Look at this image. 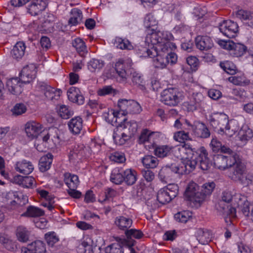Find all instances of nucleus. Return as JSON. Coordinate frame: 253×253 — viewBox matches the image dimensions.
I'll return each mask as SVG.
<instances>
[{"label": "nucleus", "mask_w": 253, "mask_h": 253, "mask_svg": "<svg viewBox=\"0 0 253 253\" xmlns=\"http://www.w3.org/2000/svg\"><path fill=\"white\" fill-rule=\"evenodd\" d=\"M173 38L172 35L168 31H157L154 28L148 29L145 38V42L148 46H152L149 48L156 51H169L172 48L176 47L175 43L170 41Z\"/></svg>", "instance_id": "nucleus-1"}, {"label": "nucleus", "mask_w": 253, "mask_h": 253, "mask_svg": "<svg viewBox=\"0 0 253 253\" xmlns=\"http://www.w3.org/2000/svg\"><path fill=\"white\" fill-rule=\"evenodd\" d=\"M137 130V124L134 121H126L125 124L120 122L119 126L114 129L113 139L117 144L123 145L134 135Z\"/></svg>", "instance_id": "nucleus-2"}, {"label": "nucleus", "mask_w": 253, "mask_h": 253, "mask_svg": "<svg viewBox=\"0 0 253 253\" xmlns=\"http://www.w3.org/2000/svg\"><path fill=\"white\" fill-rule=\"evenodd\" d=\"M246 166L242 162L236 165V169L230 176L235 181H239L242 184L248 186L253 184V172L246 173Z\"/></svg>", "instance_id": "nucleus-3"}, {"label": "nucleus", "mask_w": 253, "mask_h": 253, "mask_svg": "<svg viewBox=\"0 0 253 253\" xmlns=\"http://www.w3.org/2000/svg\"><path fill=\"white\" fill-rule=\"evenodd\" d=\"M143 51L144 53H142V56L143 57L150 58L156 57L153 60L154 66L156 68L163 69L169 63L168 57L167 58L165 54L168 51H156V50H151L147 48H143Z\"/></svg>", "instance_id": "nucleus-4"}, {"label": "nucleus", "mask_w": 253, "mask_h": 253, "mask_svg": "<svg viewBox=\"0 0 253 253\" xmlns=\"http://www.w3.org/2000/svg\"><path fill=\"white\" fill-rule=\"evenodd\" d=\"M183 98L182 94L177 88H169L161 93V100L167 105L175 106L180 103Z\"/></svg>", "instance_id": "nucleus-5"}, {"label": "nucleus", "mask_w": 253, "mask_h": 253, "mask_svg": "<svg viewBox=\"0 0 253 253\" xmlns=\"http://www.w3.org/2000/svg\"><path fill=\"white\" fill-rule=\"evenodd\" d=\"M178 192V186L175 184H169L161 188L158 192L157 200L160 203L166 204L175 198Z\"/></svg>", "instance_id": "nucleus-6"}, {"label": "nucleus", "mask_w": 253, "mask_h": 253, "mask_svg": "<svg viewBox=\"0 0 253 253\" xmlns=\"http://www.w3.org/2000/svg\"><path fill=\"white\" fill-rule=\"evenodd\" d=\"M210 123L214 129H217L221 132L224 129L229 130V121L227 115L224 113H216L211 116Z\"/></svg>", "instance_id": "nucleus-7"}, {"label": "nucleus", "mask_w": 253, "mask_h": 253, "mask_svg": "<svg viewBox=\"0 0 253 253\" xmlns=\"http://www.w3.org/2000/svg\"><path fill=\"white\" fill-rule=\"evenodd\" d=\"M185 196L187 200L194 203H200L204 200V194L199 191V186L194 182H191L188 185Z\"/></svg>", "instance_id": "nucleus-8"}, {"label": "nucleus", "mask_w": 253, "mask_h": 253, "mask_svg": "<svg viewBox=\"0 0 253 253\" xmlns=\"http://www.w3.org/2000/svg\"><path fill=\"white\" fill-rule=\"evenodd\" d=\"M219 45L224 49L232 51V54L238 57L242 55L246 50V47L240 43H235L233 41L219 40Z\"/></svg>", "instance_id": "nucleus-9"}, {"label": "nucleus", "mask_w": 253, "mask_h": 253, "mask_svg": "<svg viewBox=\"0 0 253 253\" xmlns=\"http://www.w3.org/2000/svg\"><path fill=\"white\" fill-rule=\"evenodd\" d=\"M219 29L225 36L233 38L236 37L238 31V26L237 23L233 21L224 20L219 24Z\"/></svg>", "instance_id": "nucleus-10"}, {"label": "nucleus", "mask_w": 253, "mask_h": 253, "mask_svg": "<svg viewBox=\"0 0 253 253\" xmlns=\"http://www.w3.org/2000/svg\"><path fill=\"white\" fill-rule=\"evenodd\" d=\"M203 99L204 96L201 93H193L189 98V100L185 102L183 105L188 111L193 112L201 106Z\"/></svg>", "instance_id": "nucleus-11"}, {"label": "nucleus", "mask_w": 253, "mask_h": 253, "mask_svg": "<svg viewBox=\"0 0 253 253\" xmlns=\"http://www.w3.org/2000/svg\"><path fill=\"white\" fill-rule=\"evenodd\" d=\"M37 72L35 64H30L25 66L20 73L21 81L24 84L29 83L36 78Z\"/></svg>", "instance_id": "nucleus-12"}, {"label": "nucleus", "mask_w": 253, "mask_h": 253, "mask_svg": "<svg viewBox=\"0 0 253 253\" xmlns=\"http://www.w3.org/2000/svg\"><path fill=\"white\" fill-rule=\"evenodd\" d=\"M42 125L35 121L27 123L25 127L27 136L31 139L37 137L39 134L42 132Z\"/></svg>", "instance_id": "nucleus-13"}, {"label": "nucleus", "mask_w": 253, "mask_h": 253, "mask_svg": "<svg viewBox=\"0 0 253 253\" xmlns=\"http://www.w3.org/2000/svg\"><path fill=\"white\" fill-rule=\"evenodd\" d=\"M21 78H12L7 80L6 87L9 92L14 95H18L22 92L23 85Z\"/></svg>", "instance_id": "nucleus-14"}, {"label": "nucleus", "mask_w": 253, "mask_h": 253, "mask_svg": "<svg viewBox=\"0 0 253 253\" xmlns=\"http://www.w3.org/2000/svg\"><path fill=\"white\" fill-rule=\"evenodd\" d=\"M183 161L179 166L175 167V172L178 174H183L189 173L193 170L197 165L196 159H183Z\"/></svg>", "instance_id": "nucleus-15"}, {"label": "nucleus", "mask_w": 253, "mask_h": 253, "mask_svg": "<svg viewBox=\"0 0 253 253\" xmlns=\"http://www.w3.org/2000/svg\"><path fill=\"white\" fill-rule=\"evenodd\" d=\"M191 129L197 137L207 138L210 137L211 132L206 125L200 122H195L191 126Z\"/></svg>", "instance_id": "nucleus-16"}, {"label": "nucleus", "mask_w": 253, "mask_h": 253, "mask_svg": "<svg viewBox=\"0 0 253 253\" xmlns=\"http://www.w3.org/2000/svg\"><path fill=\"white\" fill-rule=\"evenodd\" d=\"M48 0H34L27 8L28 12L32 16L39 14L47 5Z\"/></svg>", "instance_id": "nucleus-17"}, {"label": "nucleus", "mask_w": 253, "mask_h": 253, "mask_svg": "<svg viewBox=\"0 0 253 253\" xmlns=\"http://www.w3.org/2000/svg\"><path fill=\"white\" fill-rule=\"evenodd\" d=\"M238 162H241V159H215L214 164L215 167L220 169L233 167L234 170Z\"/></svg>", "instance_id": "nucleus-18"}, {"label": "nucleus", "mask_w": 253, "mask_h": 253, "mask_svg": "<svg viewBox=\"0 0 253 253\" xmlns=\"http://www.w3.org/2000/svg\"><path fill=\"white\" fill-rule=\"evenodd\" d=\"M175 167L177 166L171 165L170 167H165L162 168L159 173V177L162 182L167 183L169 181L173 173H177L174 171Z\"/></svg>", "instance_id": "nucleus-19"}, {"label": "nucleus", "mask_w": 253, "mask_h": 253, "mask_svg": "<svg viewBox=\"0 0 253 253\" xmlns=\"http://www.w3.org/2000/svg\"><path fill=\"white\" fill-rule=\"evenodd\" d=\"M26 46L23 42H18L11 50V57L17 61L21 59L25 53Z\"/></svg>", "instance_id": "nucleus-20"}, {"label": "nucleus", "mask_w": 253, "mask_h": 253, "mask_svg": "<svg viewBox=\"0 0 253 253\" xmlns=\"http://www.w3.org/2000/svg\"><path fill=\"white\" fill-rule=\"evenodd\" d=\"M38 87L40 90L44 93L45 97L48 100H53L57 92H59L60 90H56L54 88L48 85L44 82H41L38 84Z\"/></svg>", "instance_id": "nucleus-21"}, {"label": "nucleus", "mask_w": 253, "mask_h": 253, "mask_svg": "<svg viewBox=\"0 0 253 253\" xmlns=\"http://www.w3.org/2000/svg\"><path fill=\"white\" fill-rule=\"evenodd\" d=\"M70 131L74 134L80 133L83 128V120L80 117L72 118L68 123Z\"/></svg>", "instance_id": "nucleus-22"}, {"label": "nucleus", "mask_w": 253, "mask_h": 253, "mask_svg": "<svg viewBox=\"0 0 253 253\" xmlns=\"http://www.w3.org/2000/svg\"><path fill=\"white\" fill-rule=\"evenodd\" d=\"M196 45L201 50H207L212 47L213 43L208 36L198 37L196 39Z\"/></svg>", "instance_id": "nucleus-23"}, {"label": "nucleus", "mask_w": 253, "mask_h": 253, "mask_svg": "<svg viewBox=\"0 0 253 253\" xmlns=\"http://www.w3.org/2000/svg\"><path fill=\"white\" fill-rule=\"evenodd\" d=\"M16 171L24 174H29L32 172L34 167L32 163L25 160L17 163L15 166Z\"/></svg>", "instance_id": "nucleus-24"}, {"label": "nucleus", "mask_w": 253, "mask_h": 253, "mask_svg": "<svg viewBox=\"0 0 253 253\" xmlns=\"http://www.w3.org/2000/svg\"><path fill=\"white\" fill-rule=\"evenodd\" d=\"M126 62L123 60H119L115 64V70L118 75L123 80H126L129 77V73L131 69H126Z\"/></svg>", "instance_id": "nucleus-25"}, {"label": "nucleus", "mask_w": 253, "mask_h": 253, "mask_svg": "<svg viewBox=\"0 0 253 253\" xmlns=\"http://www.w3.org/2000/svg\"><path fill=\"white\" fill-rule=\"evenodd\" d=\"M16 235L20 242L26 243L29 241L31 236V231L23 226H18L16 231Z\"/></svg>", "instance_id": "nucleus-26"}, {"label": "nucleus", "mask_w": 253, "mask_h": 253, "mask_svg": "<svg viewBox=\"0 0 253 253\" xmlns=\"http://www.w3.org/2000/svg\"><path fill=\"white\" fill-rule=\"evenodd\" d=\"M115 224L120 229L126 231L131 226L132 220L129 217L119 216L116 218Z\"/></svg>", "instance_id": "nucleus-27"}, {"label": "nucleus", "mask_w": 253, "mask_h": 253, "mask_svg": "<svg viewBox=\"0 0 253 253\" xmlns=\"http://www.w3.org/2000/svg\"><path fill=\"white\" fill-rule=\"evenodd\" d=\"M152 147L154 149L155 155L160 158L169 156L171 152L172 148L168 145L157 146L153 144Z\"/></svg>", "instance_id": "nucleus-28"}, {"label": "nucleus", "mask_w": 253, "mask_h": 253, "mask_svg": "<svg viewBox=\"0 0 253 253\" xmlns=\"http://www.w3.org/2000/svg\"><path fill=\"white\" fill-rule=\"evenodd\" d=\"M83 19L82 11L77 8H74L71 11V17L68 21V24L71 26H76L80 24Z\"/></svg>", "instance_id": "nucleus-29"}, {"label": "nucleus", "mask_w": 253, "mask_h": 253, "mask_svg": "<svg viewBox=\"0 0 253 253\" xmlns=\"http://www.w3.org/2000/svg\"><path fill=\"white\" fill-rule=\"evenodd\" d=\"M155 132H151L147 129H143L138 138V142L140 144L150 142L152 146L154 143V136L156 135Z\"/></svg>", "instance_id": "nucleus-30"}, {"label": "nucleus", "mask_w": 253, "mask_h": 253, "mask_svg": "<svg viewBox=\"0 0 253 253\" xmlns=\"http://www.w3.org/2000/svg\"><path fill=\"white\" fill-rule=\"evenodd\" d=\"M64 181L68 188H77L79 184L78 176L69 172L63 174Z\"/></svg>", "instance_id": "nucleus-31"}, {"label": "nucleus", "mask_w": 253, "mask_h": 253, "mask_svg": "<svg viewBox=\"0 0 253 253\" xmlns=\"http://www.w3.org/2000/svg\"><path fill=\"white\" fill-rule=\"evenodd\" d=\"M232 199V195L230 192L224 191L222 193L221 199L218 203L216 205L217 210H222L225 211V206L229 205V203Z\"/></svg>", "instance_id": "nucleus-32"}, {"label": "nucleus", "mask_w": 253, "mask_h": 253, "mask_svg": "<svg viewBox=\"0 0 253 253\" xmlns=\"http://www.w3.org/2000/svg\"><path fill=\"white\" fill-rule=\"evenodd\" d=\"M44 212L42 209L33 206H29L25 212L21 214L22 216L36 217L42 216Z\"/></svg>", "instance_id": "nucleus-33"}, {"label": "nucleus", "mask_w": 253, "mask_h": 253, "mask_svg": "<svg viewBox=\"0 0 253 253\" xmlns=\"http://www.w3.org/2000/svg\"><path fill=\"white\" fill-rule=\"evenodd\" d=\"M124 181L128 185L134 184L137 180V172L132 169H127L124 172Z\"/></svg>", "instance_id": "nucleus-34"}, {"label": "nucleus", "mask_w": 253, "mask_h": 253, "mask_svg": "<svg viewBox=\"0 0 253 253\" xmlns=\"http://www.w3.org/2000/svg\"><path fill=\"white\" fill-rule=\"evenodd\" d=\"M125 234L127 238L130 240V246L131 247L133 246L135 243V241L131 239L132 238L139 239L143 236V234L141 231L135 229L127 230L126 231Z\"/></svg>", "instance_id": "nucleus-35"}, {"label": "nucleus", "mask_w": 253, "mask_h": 253, "mask_svg": "<svg viewBox=\"0 0 253 253\" xmlns=\"http://www.w3.org/2000/svg\"><path fill=\"white\" fill-rule=\"evenodd\" d=\"M211 235L208 230H199L198 232L197 240L202 245H206L211 241Z\"/></svg>", "instance_id": "nucleus-36"}, {"label": "nucleus", "mask_w": 253, "mask_h": 253, "mask_svg": "<svg viewBox=\"0 0 253 253\" xmlns=\"http://www.w3.org/2000/svg\"><path fill=\"white\" fill-rule=\"evenodd\" d=\"M104 66L103 61L95 58L91 59L87 64L88 70L92 72L100 70Z\"/></svg>", "instance_id": "nucleus-37"}, {"label": "nucleus", "mask_w": 253, "mask_h": 253, "mask_svg": "<svg viewBox=\"0 0 253 253\" xmlns=\"http://www.w3.org/2000/svg\"><path fill=\"white\" fill-rule=\"evenodd\" d=\"M192 217V212L189 211H183L174 215L175 220L180 223H186Z\"/></svg>", "instance_id": "nucleus-38"}, {"label": "nucleus", "mask_w": 253, "mask_h": 253, "mask_svg": "<svg viewBox=\"0 0 253 253\" xmlns=\"http://www.w3.org/2000/svg\"><path fill=\"white\" fill-rule=\"evenodd\" d=\"M72 45L76 49L77 52L82 56L87 52L85 43L80 38L75 39L72 42Z\"/></svg>", "instance_id": "nucleus-39"}, {"label": "nucleus", "mask_w": 253, "mask_h": 253, "mask_svg": "<svg viewBox=\"0 0 253 253\" xmlns=\"http://www.w3.org/2000/svg\"><path fill=\"white\" fill-rule=\"evenodd\" d=\"M229 81L237 85L244 86L250 84V80H247L244 76H235L230 77Z\"/></svg>", "instance_id": "nucleus-40"}, {"label": "nucleus", "mask_w": 253, "mask_h": 253, "mask_svg": "<svg viewBox=\"0 0 253 253\" xmlns=\"http://www.w3.org/2000/svg\"><path fill=\"white\" fill-rule=\"evenodd\" d=\"M114 44L118 48L121 49H128L132 48V46L130 42L125 39H122L120 38H116Z\"/></svg>", "instance_id": "nucleus-41"}, {"label": "nucleus", "mask_w": 253, "mask_h": 253, "mask_svg": "<svg viewBox=\"0 0 253 253\" xmlns=\"http://www.w3.org/2000/svg\"><path fill=\"white\" fill-rule=\"evenodd\" d=\"M126 114L119 111H112V115H113V120L114 121L115 123H116V127H117L118 126H119V122H122V124H125L127 121V119L126 117Z\"/></svg>", "instance_id": "nucleus-42"}, {"label": "nucleus", "mask_w": 253, "mask_h": 253, "mask_svg": "<svg viewBox=\"0 0 253 253\" xmlns=\"http://www.w3.org/2000/svg\"><path fill=\"white\" fill-rule=\"evenodd\" d=\"M253 137V132L250 128H242L239 132V138L242 141L246 142L251 139Z\"/></svg>", "instance_id": "nucleus-43"}, {"label": "nucleus", "mask_w": 253, "mask_h": 253, "mask_svg": "<svg viewBox=\"0 0 253 253\" xmlns=\"http://www.w3.org/2000/svg\"><path fill=\"white\" fill-rule=\"evenodd\" d=\"M220 67L227 73L233 75L236 73V66L231 62L226 61L220 62Z\"/></svg>", "instance_id": "nucleus-44"}, {"label": "nucleus", "mask_w": 253, "mask_h": 253, "mask_svg": "<svg viewBox=\"0 0 253 253\" xmlns=\"http://www.w3.org/2000/svg\"><path fill=\"white\" fill-rule=\"evenodd\" d=\"M158 24L154 16L152 14H148L144 19V25L148 29H153Z\"/></svg>", "instance_id": "nucleus-45"}, {"label": "nucleus", "mask_w": 253, "mask_h": 253, "mask_svg": "<svg viewBox=\"0 0 253 253\" xmlns=\"http://www.w3.org/2000/svg\"><path fill=\"white\" fill-rule=\"evenodd\" d=\"M27 111L26 106L23 103H17L12 109L11 111L13 115L19 116L25 113Z\"/></svg>", "instance_id": "nucleus-46"}, {"label": "nucleus", "mask_w": 253, "mask_h": 253, "mask_svg": "<svg viewBox=\"0 0 253 253\" xmlns=\"http://www.w3.org/2000/svg\"><path fill=\"white\" fill-rule=\"evenodd\" d=\"M52 163V159H40L39 163V169L42 172L48 170Z\"/></svg>", "instance_id": "nucleus-47"}, {"label": "nucleus", "mask_w": 253, "mask_h": 253, "mask_svg": "<svg viewBox=\"0 0 253 253\" xmlns=\"http://www.w3.org/2000/svg\"><path fill=\"white\" fill-rule=\"evenodd\" d=\"M105 253H123V251L120 244L115 243L106 248Z\"/></svg>", "instance_id": "nucleus-48"}, {"label": "nucleus", "mask_w": 253, "mask_h": 253, "mask_svg": "<svg viewBox=\"0 0 253 253\" xmlns=\"http://www.w3.org/2000/svg\"><path fill=\"white\" fill-rule=\"evenodd\" d=\"M73 111L65 105L60 106L59 114L60 116L64 119H67L73 115Z\"/></svg>", "instance_id": "nucleus-49"}, {"label": "nucleus", "mask_w": 253, "mask_h": 253, "mask_svg": "<svg viewBox=\"0 0 253 253\" xmlns=\"http://www.w3.org/2000/svg\"><path fill=\"white\" fill-rule=\"evenodd\" d=\"M141 111L140 105L133 100H130L127 113L137 114Z\"/></svg>", "instance_id": "nucleus-50"}, {"label": "nucleus", "mask_w": 253, "mask_h": 253, "mask_svg": "<svg viewBox=\"0 0 253 253\" xmlns=\"http://www.w3.org/2000/svg\"><path fill=\"white\" fill-rule=\"evenodd\" d=\"M45 239L47 244L51 247L58 242V237L54 232H49L45 235Z\"/></svg>", "instance_id": "nucleus-51"}, {"label": "nucleus", "mask_w": 253, "mask_h": 253, "mask_svg": "<svg viewBox=\"0 0 253 253\" xmlns=\"http://www.w3.org/2000/svg\"><path fill=\"white\" fill-rule=\"evenodd\" d=\"M58 132V130L56 128H50V140L52 141L55 146L59 145L61 140Z\"/></svg>", "instance_id": "nucleus-52"}, {"label": "nucleus", "mask_w": 253, "mask_h": 253, "mask_svg": "<svg viewBox=\"0 0 253 253\" xmlns=\"http://www.w3.org/2000/svg\"><path fill=\"white\" fill-rule=\"evenodd\" d=\"M236 16L242 21H250L252 18V13L248 11L240 10L237 12Z\"/></svg>", "instance_id": "nucleus-53"}, {"label": "nucleus", "mask_w": 253, "mask_h": 253, "mask_svg": "<svg viewBox=\"0 0 253 253\" xmlns=\"http://www.w3.org/2000/svg\"><path fill=\"white\" fill-rule=\"evenodd\" d=\"M215 184L214 182H208L205 183L202 186V194H204V199L205 196L210 195L214 188H215Z\"/></svg>", "instance_id": "nucleus-54"}, {"label": "nucleus", "mask_w": 253, "mask_h": 253, "mask_svg": "<svg viewBox=\"0 0 253 253\" xmlns=\"http://www.w3.org/2000/svg\"><path fill=\"white\" fill-rule=\"evenodd\" d=\"M35 179L32 176H23L21 186L24 188H32L35 184Z\"/></svg>", "instance_id": "nucleus-55"}, {"label": "nucleus", "mask_w": 253, "mask_h": 253, "mask_svg": "<svg viewBox=\"0 0 253 253\" xmlns=\"http://www.w3.org/2000/svg\"><path fill=\"white\" fill-rule=\"evenodd\" d=\"M124 180V174L113 171L110 176V181L116 184H121Z\"/></svg>", "instance_id": "nucleus-56"}, {"label": "nucleus", "mask_w": 253, "mask_h": 253, "mask_svg": "<svg viewBox=\"0 0 253 253\" xmlns=\"http://www.w3.org/2000/svg\"><path fill=\"white\" fill-rule=\"evenodd\" d=\"M128 78H131L132 82L135 84L142 85V84L143 83V79L138 73L135 72H132V71L131 70L129 73Z\"/></svg>", "instance_id": "nucleus-57"}, {"label": "nucleus", "mask_w": 253, "mask_h": 253, "mask_svg": "<svg viewBox=\"0 0 253 253\" xmlns=\"http://www.w3.org/2000/svg\"><path fill=\"white\" fill-rule=\"evenodd\" d=\"M130 100L126 99H119L118 102V107L120 111L126 114H127Z\"/></svg>", "instance_id": "nucleus-58"}, {"label": "nucleus", "mask_w": 253, "mask_h": 253, "mask_svg": "<svg viewBox=\"0 0 253 253\" xmlns=\"http://www.w3.org/2000/svg\"><path fill=\"white\" fill-rule=\"evenodd\" d=\"M117 192L114 189L108 188L105 192L104 198L98 199V201L101 203H104L109 200L110 199L116 196Z\"/></svg>", "instance_id": "nucleus-59"}, {"label": "nucleus", "mask_w": 253, "mask_h": 253, "mask_svg": "<svg viewBox=\"0 0 253 253\" xmlns=\"http://www.w3.org/2000/svg\"><path fill=\"white\" fill-rule=\"evenodd\" d=\"M143 166L147 169H154L159 164L158 159H142Z\"/></svg>", "instance_id": "nucleus-60"}, {"label": "nucleus", "mask_w": 253, "mask_h": 253, "mask_svg": "<svg viewBox=\"0 0 253 253\" xmlns=\"http://www.w3.org/2000/svg\"><path fill=\"white\" fill-rule=\"evenodd\" d=\"M115 89L111 85L104 86L98 89L97 94L99 96H105L114 93Z\"/></svg>", "instance_id": "nucleus-61"}, {"label": "nucleus", "mask_w": 253, "mask_h": 253, "mask_svg": "<svg viewBox=\"0 0 253 253\" xmlns=\"http://www.w3.org/2000/svg\"><path fill=\"white\" fill-rule=\"evenodd\" d=\"M219 211L222 212L223 215L228 216L229 218H234L236 216V209L233 207H230L229 205L225 206V211L222 210H219Z\"/></svg>", "instance_id": "nucleus-62"}, {"label": "nucleus", "mask_w": 253, "mask_h": 253, "mask_svg": "<svg viewBox=\"0 0 253 253\" xmlns=\"http://www.w3.org/2000/svg\"><path fill=\"white\" fill-rule=\"evenodd\" d=\"M78 92H80V90L78 88L75 87L70 88L67 91V95L69 99L71 101L75 102Z\"/></svg>", "instance_id": "nucleus-63"}, {"label": "nucleus", "mask_w": 253, "mask_h": 253, "mask_svg": "<svg viewBox=\"0 0 253 253\" xmlns=\"http://www.w3.org/2000/svg\"><path fill=\"white\" fill-rule=\"evenodd\" d=\"M141 173L143 178L147 182H152L155 178L154 173L150 170L143 169L142 170Z\"/></svg>", "instance_id": "nucleus-64"}]
</instances>
